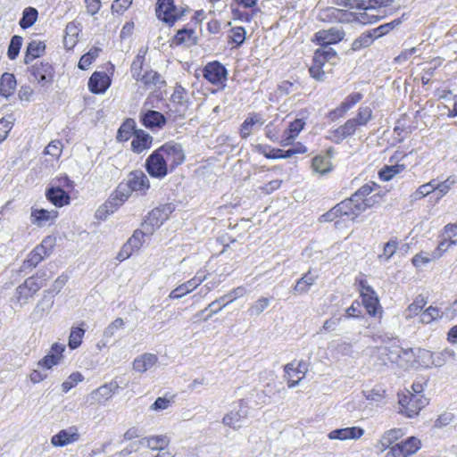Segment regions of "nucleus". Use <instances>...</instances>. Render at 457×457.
I'll return each instance as SVG.
<instances>
[{
    "label": "nucleus",
    "mask_w": 457,
    "mask_h": 457,
    "mask_svg": "<svg viewBox=\"0 0 457 457\" xmlns=\"http://www.w3.org/2000/svg\"><path fill=\"white\" fill-rule=\"evenodd\" d=\"M414 357L411 349L403 350L398 346L389 348L378 347L372 351V363L378 370H382L390 363H395L403 369H408Z\"/></svg>",
    "instance_id": "nucleus-1"
},
{
    "label": "nucleus",
    "mask_w": 457,
    "mask_h": 457,
    "mask_svg": "<svg viewBox=\"0 0 457 457\" xmlns=\"http://www.w3.org/2000/svg\"><path fill=\"white\" fill-rule=\"evenodd\" d=\"M367 203H357L353 200V197L345 199L333 207L326 214L322 215L321 220L323 221H332L338 216H346L351 220H354L357 216L370 208L371 201L366 200Z\"/></svg>",
    "instance_id": "nucleus-2"
},
{
    "label": "nucleus",
    "mask_w": 457,
    "mask_h": 457,
    "mask_svg": "<svg viewBox=\"0 0 457 457\" xmlns=\"http://www.w3.org/2000/svg\"><path fill=\"white\" fill-rule=\"evenodd\" d=\"M399 396L400 412L408 418H413L418 415L421 409L428 404V400L421 395L412 394L407 391L406 394H401Z\"/></svg>",
    "instance_id": "nucleus-3"
},
{
    "label": "nucleus",
    "mask_w": 457,
    "mask_h": 457,
    "mask_svg": "<svg viewBox=\"0 0 457 457\" xmlns=\"http://www.w3.org/2000/svg\"><path fill=\"white\" fill-rule=\"evenodd\" d=\"M174 208L170 204H163L152 210L142 223L143 228H146V234H153L166 221Z\"/></svg>",
    "instance_id": "nucleus-4"
},
{
    "label": "nucleus",
    "mask_w": 457,
    "mask_h": 457,
    "mask_svg": "<svg viewBox=\"0 0 457 457\" xmlns=\"http://www.w3.org/2000/svg\"><path fill=\"white\" fill-rule=\"evenodd\" d=\"M155 12L159 20L172 26L182 18L185 10L177 7L173 0H157Z\"/></svg>",
    "instance_id": "nucleus-5"
},
{
    "label": "nucleus",
    "mask_w": 457,
    "mask_h": 457,
    "mask_svg": "<svg viewBox=\"0 0 457 457\" xmlns=\"http://www.w3.org/2000/svg\"><path fill=\"white\" fill-rule=\"evenodd\" d=\"M249 416V406L245 399L237 402V409L228 411L222 418V424L233 430L242 428V423Z\"/></svg>",
    "instance_id": "nucleus-6"
},
{
    "label": "nucleus",
    "mask_w": 457,
    "mask_h": 457,
    "mask_svg": "<svg viewBox=\"0 0 457 457\" xmlns=\"http://www.w3.org/2000/svg\"><path fill=\"white\" fill-rule=\"evenodd\" d=\"M157 152L167 163L170 170H173L185 160V153L182 146L175 142L164 144L157 149Z\"/></svg>",
    "instance_id": "nucleus-7"
},
{
    "label": "nucleus",
    "mask_w": 457,
    "mask_h": 457,
    "mask_svg": "<svg viewBox=\"0 0 457 457\" xmlns=\"http://www.w3.org/2000/svg\"><path fill=\"white\" fill-rule=\"evenodd\" d=\"M421 447V441L416 436H410L392 445L385 457H410Z\"/></svg>",
    "instance_id": "nucleus-8"
},
{
    "label": "nucleus",
    "mask_w": 457,
    "mask_h": 457,
    "mask_svg": "<svg viewBox=\"0 0 457 457\" xmlns=\"http://www.w3.org/2000/svg\"><path fill=\"white\" fill-rule=\"evenodd\" d=\"M31 81L37 82L40 87L51 85L54 81V71L47 62H37L29 68Z\"/></svg>",
    "instance_id": "nucleus-9"
},
{
    "label": "nucleus",
    "mask_w": 457,
    "mask_h": 457,
    "mask_svg": "<svg viewBox=\"0 0 457 457\" xmlns=\"http://www.w3.org/2000/svg\"><path fill=\"white\" fill-rule=\"evenodd\" d=\"M203 75L210 83L220 86L222 88L225 87L228 71L219 62L207 63L203 71Z\"/></svg>",
    "instance_id": "nucleus-10"
},
{
    "label": "nucleus",
    "mask_w": 457,
    "mask_h": 457,
    "mask_svg": "<svg viewBox=\"0 0 457 457\" xmlns=\"http://www.w3.org/2000/svg\"><path fill=\"white\" fill-rule=\"evenodd\" d=\"M285 379L287 382L288 387H295L305 377L307 373V365L304 361H299L295 366V363H287L284 367Z\"/></svg>",
    "instance_id": "nucleus-11"
},
{
    "label": "nucleus",
    "mask_w": 457,
    "mask_h": 457,
    "mask_svg": "<svg viewBox=\"0 0 457 457\" xmlns=\"http://www.w3.org/2000/svg\"><path fill=\"white\" fill-rule=\"evenodd\" d=\"M145 168L147 172L154 178L162 179L170 170L169 166L163 161L160 154L155 150L146 160Z\"/></svg>",
    "instance_id": "nucleus-12"
},
{
    "label": "nucleus",
    "mask_w": 457,
    "mask_h": 457,
    "mask_svg": "<svg viewBox=\"0 0 457 457\" xmlns=\"http://www.w3.org/2000/svg\"><path fill=\"white\" fill-rule=\"evenodd\" d=\"M80 434L75 426L60 430L51 437V444L54 447H63L79 440Z\"/></svg>",
    "instance_id": "nucleus-13"
},
{
    "label": "nucleus",
    "mask_w": 457,
    "mask_h": 457,
    "mask_svg": "<svg viewBox=\"0 0 457 457\" xmlns=\"http://www.w3.org/2000/svg\"><path fill=\"white\" fill-rule=\"evenodd\" d=\"M378 185L374 182H369L360 187L353 195V200L359 203H367L366 200L371 201L370 207L374 206L380 200V195L376 193L371 195L372 192L378 191Z\"/></svg>",
    "instance_id": "nucleus-14"
},
{
    "label": "nucleus",
    "mask_w": 457,
    "mask_h": 457,
    "mask_svg": "<svg viewBox=\"0 0 457 457\" xmlns=\"http://www.w3.org/2000/svg\"><path fill=\"white\" fill-rule=\"evenodd\" d=\"M54 303V295H51L50 290H45L43 292L41 299L37 303L35 308L30 313V319L33 320H39L46 315H47Z\"/></svg>",
    "instance_id": "nucleus-15"
},
{
    "label": "nucleus",
    "mask_w": 457,
    "mask_h": 457,
    "mask_svg": "<svg viewBox=\"0 0 457 457\" xmlns=\"http://www.w3.org/2000/svg\"><path fill=\"white\" fill-rule=\"evenodd\" d=\"M119 388V385L115 381L106 383L98 388L95 389L90 394V398L93 403H104L111 399Z\"/></svg>",
    "instance_id": "nucleus-16"
},
{
    "label": "nucleus",
    "mask_w": 457,
    "mask_h": 457,
    "mask_svg": "<svg viewBox=\"0 0 457 457\" xmlns=\"http://www.w3.org/2000/svg\"><path fill=\"white\" fill-rule=\"evenodd\" d=\"M345 36V31L337 28L322 29L315 34L316 40L320 46H329L340 42Z\"/></svg>",
    "instance_id": "nucleus-17"
},
{
    "label": "nucleus",
    "mask_w": 457,
    "mask_h": 457,
    "mask_svg": "<svg viewBox=\"0 0 457 457\" xmlns=\"http://www.w3.org/2000/svg\"><path fill=\"white\" fill-rule=\"evenodd\" d=\"M364 435V429L360 427H350L331 430L328 434L330 440L345 441L348 439H359Z\"/></svg>",
    "instance_id": "nucleus-18"
},
{
    "label": "nucleus",
    "mask_w": 457,
    "mask_h": 457,
    "mask_svg": "<svg viewBox=\"0 0 457 457\" xmlns=\"http://www.w3.org/2000/svg\"><path fill=\"white\" fill-rule=\"evenodd\" d=\"M111 86V79L105 72L95 71L88 80V88L94 94H104Z\"/></svg>",
    "instance_id": "nucleus-19"
},
{
    "label": "nucleus",
    "mask_w": 457,
    "mask_h": 457,
    "mask_svg": "<svg viewBox=\"0 0 457 457\" xmlns=\"http://www.w3.org/2000/svg\"><path fill=\"white\" fill-rule=\"evenodd\" d=\"M127 184L132 191L140 192L142 195H145L150 187L147 176L141 170L131 171Z\"/></svg>",
    "instance_id": "nucleus-20"
},
{
    "label": "nucleus",
    "mask_w": 457,
    "mask_h": 457,
    "mask_svg": "<svg viewBox=\"0 0 457 457\" xmlns=\"http://www.w3.org/2000/svg\"><path fill=\"white\" fill-rule=\"evenodd\" d=\"M352 15L350 12L345 10L335 8V7H327L320 10L318 18L326 22H350V19H343V16Z\"/></svg>",
    "instance_id": "nucleus-21"
},
{
    "label": "nucleus",
    "mask_w": 457,
    "mask_h": 457,
    "mask_svg": "<svg viewBox=\"0 0 457 457\" xmlns=\"http://www.w3.org/2000/svg\"><path fill=\"white\" fill-rule=\"evenodd\" d=\"M58 212L52 210L48 211L46 209L32 208L30 214V221L32 224L38 227H43L48 222L53 221L57 218Z\"/></svg>",
    "instance_id": "nucleus-22"
},
{
    "label": "nucleus",
    "mask_w": 457,
    "mask_h": 457,
    "mask_svg": "<svg viewBox=\"0 0 457 457\" xmlns=\"http://www.w3.org/2000/svg\"><path fill=\"white\" fill-rule=\"evenodd\" d=\"M362 99V95L359 92L350 94L340 104L338 107L330 112L332 119L344 116L350 109H352L357 103Z\"/></svg>",
    "instance_id": "nucleus-23"
},
{
    "label": "nucleus",
    "mask_w": 457,
    "mask_h": 457,
    "mask_svg": "<svg viewBox=\"0 0 457 457\" xmlns=\"http://www.w3.org/2000/svg\"><path fill=\"white\" fill-rule=\"evenodd\" d=\"M158 361V356L145 353L137 356L133 361V370L139 373H145L152 369Z\"/></svg>",
    "instance_id": "nucleus-24"
},
{
    "label": "nucleus",
    "mask_w": 457,
    "mask_h": 457,
    "mask_svg": "<svg viewBox=\"0 0 457 457\" xmlns=\"http://www.w3.org/2000/svg\"><path fill=\"white\" fill-rule=\"evenodd\" d=\"M140 443L150 450L162 451L169 446L170 437L167 435H154L144 437Z\"/></svg>",
    "instance_id": "nucleus-25"
},
{
    "label": "nucleus",
    "mask_w": 457,
    "mask_h": 457,
    "mask_svg": "<svg viewBox=\"0 0 457 457\" xmlns=\"http://www.w3.org/2000/svg\"><path fill=\"white\" fill-rule=\"evenodd\" d=\"M46 198L56 207H62L70 204L71 197L60 187H51L46 192Z\"/></svg>",
    "instance_id": "nucleus-26"
},
{
    "label": "nucleus",
    "mask_w": 457,
    "mask_h": 457,
    "mask_svg": "<svg viewBox=\"0 0 457 457\" xmlns=\"http://www.w3.org/2000/svg\"><path fill=\"white\" fill-rule=\"evenodd\" d=\"M304 126L305 121L303 119H295L289 124L288 128L285 130L280 144L283 146L291 145L294 139L303 129Z\"/></svg>",
    "instance_id": "nucleus-27"
},
{
    "label": "nucleus",
    "mask_w": 457,
    "mask_h": 457,
    "mask_svg": "<svg viewBox=\"0 0 457 457\" xmlns=\"http://www.w3.org/2000/svg\"><path fill=\"white\" fill-rule=\"evenodd\" d=\"M264 122L265 120L261 114L256 112L250 113L241 125L240 137L242 138H247L255 127H261Z\"/></svg>",
    "instance_id": "nucleus-28"
},
{
    "label": "nucleus",
    "mask_w": 457,
    "mask_h": 457,
    "mask_svg": "<svg viewBox=\"0 0 457 457\" xmlns=\"http://www.w3.org/2000/svg\"><path fill=\"white\" fill-rule=\"evenodd\" d=\"M332 356L340 360L341 358L348 357L354 358L355 351L353 350V345L346 341H339L330 347Z\"/></svg>",
    "instance_id": "nucleus-29"
},
{
    "label": "nucleus",
    "mask_w": 457,
    "mask_h": 457,
    "mask_svg": "<svg viewBox=\"0 0 457 457\" xmlns=\"http://www.w3.org/2000/svg\"><path fill=\"white\" fill-rule=\"evenodd\" d=\"M143 124L151 129H161L166 123V119L157 111H147L142 117Z\"/></svg>",
    "instance_id": "nucleus-30"
},
{
    "label": "nucleus",
    "mask_w": 457,
    "mask_h": 457,
    "mask_svg": "<svg viewBox=\"0 0 457 457\" xmlns=\"http://www.w3.org/2000/svg\"><path fill=\"white\" fill-rule=\"evenodd\" d=\"M246 294V289L240 286V287H237L234 289H232L231 291H229L228 294H226L225 295L221 296L220 299L218 300H215L213 302H212L208 307H212L214 306L218 302L220 301H223L224 299L226 298H228L229 300L224 303L221 307H220L218 310H213L212 311V313L205 319L208 320L210 317H212V314H215V313H218L222 308H224L225 306H227L228 303H232L233 301H235L236 299L239 298V297H242L244 296Z\"/></svg>",
    "instance_id": "nucleus-31"
},
{
    "label": "nucleus",
    "mask_w": 457,
    "mask_h": 457,
    "mask_svg": "<svg viewBox=\"0 0 457 457\" xmlns=\"http://www.w3.org/2000/svg\"><path fill=\"white\" fill-rule=\"evenodd\" d=\"M428 301L426 297H424L421 295H419L413 302L407 306V308L404 311V317L406 320H411L415 318L416 316L422 313L423 308L427 305Z\"/></svg>",
    "instance_id": "nucleus-32"
},
{
    "label": "nucleus",
    "mask_w": 457,
    "mask_h": 457,
    "mask_svg": "<svg viewBox=\"0 0 457 457\" xmlns=\"http://www.w3.org/2000/svg\"><path fill=\"white\" fill-rule=\"evenodd\" d=\"M317 276L314 275L312 271H308L303 276L299 278L293 290L296 295H303L306 294L311 287L315 283Z\"/></svg>",
    "instance_id": "nucleus-33"
},
{
    "label": "nucleus",
    "mask_w": 457,
    "mask_h": 457,
    "mask_svg": "<svg viewBox=\"0 0 457 457\" xmlns=\"http://www.w3.org/2000/svg\"><path fill=\"white\" fill-rule=\"evenodd\" d=\"M199 287V280H193V278L182 283L174 288L169 295L170 299H180L184 295L191 293Z\"/></svg>",
    "instance_id": "nucleus-34"
},
{
    "label": "nucleus",
    "mask_w": 457,
    "mask_h": 457,
    "mask_svg": "<svg viewBox=\"0 0 457 457\" xmlns=\"http://www.w3.org/2000/svg\"><path fill=\"white\" fill-rule=\"evenodd\" d=\"M16 79L13 74L4 73L0 79V96L9 97L14 93Z\"/></svg>",
    "instance_id": "nucleus-35"
},
{
    "label": "nucleus",
    "mask_w": 457,
    "mask_h": 457,
    "mask_svg": "<svg viewBox=\"0 0 457 457\" xmlns=\"http://www.w3.org/2000/svg\"><path fill=\"white\" fill-rule=\"evenodd\" d=\"M132 190L128 184H120L108 204L118 207L129 199Z\"/></svg>",
    "instance_id": "nucleus-36"
},
{
    "label": "nucleus",
    "mask_w": 457,
    "mask_h": 457,
    "mask_svg": "<svg viewBox=\"0 0 457 457\" xmlns=\"http://www.w3.org/2000/svg\"><path fill=\"white\" fill-rule=\"evenodd\" d=\"M152 140V137L144 131L137 132L131 142V147L134 152L139 154L150 147Z\"/></svg>",
    "instance_id": "nucleus-37"
},
{
    "label": "nucleus",
    "mask_w": 457,
    "mask_h": 457,
    "mask_svg": "<svg viewBox=\"0 0 457 457\" xmlns=\"http://www.w3.org/2000/svg\"><path fill=\"white\" fill-rule=\"evenodd\" d=\"M404 435L403 429L401 428H393L383 434L379 440V445H381L382 450H386L394 445V442L403 437Z\"/></svg>",
    "instance_id": "nucleus-38"
},
{
    "label": "nucleus",
    "mask_w": 457,
    "mask_h": 457,
    "mask_svg": "<svg viewBox=\"0 0 457 457\" xmlns=\"http://www.w3.org/2000/svg\"><path fill=\"white\" fill-rule=\"evenodd\" d=\"M49 277L45 272H38L35 276H31L23 282L29 290L36 295L46 284Z\"/></svg>",
    "instance_id": "nucleus-39"
},
{
    "label": "nucleus",
    "mask_w": 457,
    "mask_h": 457,
    "mask_svg": "<svg viewBox=\"0 0 457 457\" xmlns=\"http://www.w3.org/2000/svg\"><path fill=\"white\" fill-rule=\"evenodd\" d=\"M46 46L42 41L33 40L31 41L26 51L24 61L26 63L30 62L32 60L39 57L45 51Z\"/></svg>",
    "instance_id": "nucleus-40"
},
{
    "label": "nucleus",
    "mask_w": 457,
    "mask_h": 457,
    "mask_svg": "<svg viewBox=\"0 0 457 457\" xmlns=\"http://www.w3.org/2000/svg\"><path fill=\"white\" fill-rule=\"evenodd\" d=\"M397 238H392L383 245L382 252L378 255V260L380 262H387L395 253L398 248Z\"/></svg>",
    "instance_id": "nucleus-41"
},
{
    "label": "nucleus",
    "mask_w": 457,
    "mask_h": 457,
    "mask_svg": "<svg viewBox=\"0 0 457 457\" xmlns=\"http://www.w3.org/2000/svg\"><path fill=\"white\" fill-rule=\"evenodd\" d=\"M325 62L326 61H322L321 58H318L314 53L312 64L309 68V72L314 79L318 81H322L325 79L326 72L323 70Z\"/></svg>",
    "instance_id": "nucleus-42"
},
{
    "label": "nucleus",
    "mask_w": 457,
    "mask_h": 457,
    "mask_svg": "<svg viewBox=\"0 0 457 457\" xmlns=\"http://www.w3.org/2000/svg\"><path fill=\"white\" fill-rule=\"evenodd\" d=\"M431 357L432 363L436 367H442L445 363L454 361L455 353L453 350L446 348L440 353H433Z\"/></svg>",
    "instance_id": "nucleus-43"
},
{
    "label": "nucleus",
    "mask_w": 457,
    "mask_h": 457,
    "mask_svg": "<svg viewBox=\"0 0 457 457\" xmlns=\"http://www.w3.org/2000/svg\"><path fill=\"white\" fill-rule=\"evenodd\" d=\"M41 248L35 247L23 261L21 269H32L35 268L41 261L46 256L40 252Z\"/></svg>",
    "instance_id": "nucleus-44"
},
{
    "label": "nucleus",
    "mask_w": 457,
    "mask_h": 457,
    "mask_svg": "<svg viewBox=\"0 0 457 457\" xmlns=\"http://www.w3.org/2000/svg\"><path fill=\"white\" fill-rule=\"evenodd\" d=\"M151 235L152 234H146V228H143L141 226V229L135 230L127 243L137 252L145 243V237H148Z\"/></svg>",
    "instance_id": "nucleus-45"
},
{
    "label": "nucleus",
    "mask_w": 457,
    "mask_h": 457,
    "mask_svg": "<svg viewBox=\"0 0 457 457\" xmlns=\"http://www.w3.org/2000/svg\"><path fill=\"white\" fill-rule=\"evenodd\" d=\"M85 332V329L79 327H72L71 328L68 345L71 350H75L80 346Z\"/></svg>",
    "instance_id": "nucleus-46"
},
{
    "label": "nucleus",
    "mask_w": 457,
    "mask_h": 457,
    "mask_svg": "<svg viewBox=\"0 0 457 457\" xmlns=\"http://www.w3.org/2000/svg\"><path fill=\"white\" fill-rule=\"evenodd\" d=\"M176 45L187 44L188 46L195 44V30L191 29H183L177 32L174 37Z\"/></svg>",
    "instance_id": "nucleus-47"
},
{
    "label": "nucleus",
    "mask_w": 457,
    "mask_h": 457,
    "mask_svg": "<svg viewBox=\"0 0 457 457\" xmlns=\"http://www.w3.org/2000/svg\"><path fill=\"white\" fill-rule=\"evenodd\" d=\"M362 303H363L365 309L367 310V312L371 316L377 315L378 311H380V309H381L380 305H379V301H378V298L376 293L373 295L366 294V296L362 297Z\"/></svg>",
    "instance_id": "nucleus-48"
},
{
    "label": "nucleus",
    "mask_w": 457,
    "mask_h": 457,
    "mask_svg": "<svg viewBox=\"0 0 457 457\" xmlns=\"http://www.w3.org/2000/svg\"><path fill=\"white\" fill-rule=\"evenodd\" d=\"M35 295L26 287L24 283L17 287L14 298L17 303L22 307L27 304Z\"/></svg>",
    "instance_id": "nucleus-49"
},
{
    "label": "nucleus",
    "mask_w": 457,
    "mask_h": 457,
    "mask_svg": "<svg viewBox=\"0 0 457 457\" xmlns=\"http://www.w3.org/2000/svg\"><path fill=\"white\" fill-rule=\"evenodd\" d=\"M442 316L443 312L441 311V309L430 305L425 311H423L422 313H420V322L423 324H429L432 321L442 318Z\"/></svg>",
    "instance_id": "nucleus-50"
},
{
    "label": "nucleus",
    "mask_w": 457,
    "mask_h": 457,
    "mask_svg": "<svg viewBox=\"0 0 457 457\" xmlns=\"http://www.w3.org/2000/svg\"><path fill=\"white\" fill-rule=\"evenodd\" d=\"M37 11L33 7H27L24 9L22 18L20 21V25L22 29L31 27L37 21Z\"/></svg>",
    "instance_id": "nucleus-51"
},
{
    "label": "nucleus",
    "mask_w": 457,
    "mask_h": 457,
    "mask_svg": "<svg viewBox=\"0 0 457 457\" xmlns=\"http://www.w3.org/2000/svg\"><path fill=\"white\" fill-rule=\"evenodd\" d=\"M371 119L372 110L369 106H361L356 116L352 118L359 127L366 126Z\"/></svg>",
    "instance_id": "nucleus-52"
},
{
    "label": "nucleus",
    "mask_w": 457,
    "mask_h": 457,
    "mask_svg": "<svg viewBox=\"0 0 457 457\" xmlns=\"http://www.w3.org/2000/svg\"><path fill=\"white\" fill-rule=\"evenodd\" d=\"M312 168L315 172L325 174L331 170V162L328 157L316 156L312 160Z\"/></svg>",
    "instance_id": "nucleus-53"
},
{
    "label": "nucleus",
    "mask_w": 457,
    "mask_h": 457,
    "mask_svg": "<svg viewBox=\"0 0 457 457\" xmlns=\"http://www.w3.org/2000/svg\"><path fill=\"white\" fill-rule=\"evenodd\" d=\"M375 35L372 31H369L367 33L361 34L358 38H356L352 44V49L353 51H359L363 47H368L373 42V38Z\"/></svg>",
    "instance_id": "nucleus-54"
},
{
    "label": "nucleus",
    "mask_w": 457,
    "mask_h": 457,
    "mask_svg": "<svg viewBox=\"0 0 457 457\" xmlns=\"http://www.w3.org/2000/svg\"><path fill=\"white\" fill-rule=\"evenodd\" d=\"M145 54L146 49L141 48L131 64L132 77L137 80H139V77L141 76V71Z\"/></svg>",
    "instance_id": "nucleus-55"
},
{
    "label": "nucleus",
    "mask_w": 457,
    "mask_h": 457,
    "mask_svg": "<svg viewBox=\"0 0 457 457\" xmlns=\"http://www.w3.org/2000/svg\"><path fill=\"white\" fill-rule=\"evenodd\" d=\"M437 258L434 257V253H428V252H420L417 254H415L412 259L411 262L414 267L416 268H421L424 265L429 263L432 261L436 260Z\"/></svg>",
    "instance_id": "nucleus-56"
},
{
    "label": "nucleus",
    "mask_w": 457,
    "mask_h": 457,
    "mask_svg": "<svg viewBox=\"0 0 457 457\" xmlns=\"http://www.w3.org/2000/svg\"><path fill=\"white\" fill-rule=\"evenodd\" d=\"M362 394L368 401L380 402L384 399L386 391L381 386H376L370 390L363 391Z\"/></svg>",
    "instance_id": "nucleus-57"
},
{
    "label": "nucleus",
    "mask_w": 457,
    "mask_h": 457,
    "mask_svg": "<svg viewBox=\"0 0 457 457\" xmlns=\"http://www.w3.org/2000/svg\"><path fill=\"white\" fill-rule=\"evenodd\" d=\"M100 49L92 48L87 54H83L79 62V68L80 70H87L93 61L98 56Z\"/></svg>",
    "instance_id": "nucleus-58"
},
{
    "label": "nucleus",
    "mask_w": 457,
    "mask_h": 457,
    "mask_svg": "<svg viewBox=\"0 0 457 457\" xmlns=\"http://www.w3.org/2000/svg\"><path fill=\"white\" fill-rule=\"evenodd\" d=\"M456 183V179L454 177L450 176L445 180L442 182L436 183L435 181V188L436 191L439 193V198L445 195L452 188V187Z\"/></svg>",
    "instance_id": "nucleus-59"
},
{
    "label": "nucleus",
    "mask_w": 457,
    "mask_h": 457,
    "mask_svg": "<svg viewBox=\"0 0 457 457\" xmlns=\"http://www.w3.org/2000/svg\"><path fill=\"white\" fill-rule=\"evenodd\" d=\"M402 23V19H396L394 20L391 22L385 23L383 25H380L379 27L374 29L372 30L373 34L375 35V37H382L386 34H387L390 30L394 29L397 26H399Z\"/></svg>",
    "instance_id": "nucleus-60"
},
{
    "label": "nucleus",
    "mask_w": 457,
    "mask_h": 457,
    "mask_svg": "<svg viewBox=\"0 0 457 457\" xmlns=\"http://www.w3.org/2000/svg\"><path fill=\"white\" fill-rule=\"evenodd\" d=\"M403 170V165L386 166L379 171V178L384 181H388Z\"/></svg>",
    "instance_id": "nucleus-61"
},
{
    "label": "nucleus",
    "mask_w": 457,
    "mask_h": 457,
    "mask_svg": "<svg viewBox=\"0 0 457 457\" xmlns=\"http://www.w3.org/2000/svg\"><path fill=\"white\" fill-rule=\"evenodd\" d=\"M21 45H22V37H21L13 36L12 37L9 47H8V52H7L8 57L11 60H14L18 56Z\"/></svg>",
    "instance_id": "nucleus-62"
},
{
    "label": "nucleus",
    "mask_w": 457,
    "mask_h": 457,
    "mask_svg": "<svg viewBox=\"0 0 457 457\" xmlns=\"http://www.w3.org/2000/svg\"><path fill=\"white\" fill-rule=\"evenodd\" d=\"M270 304V299L267 297H261L254 302L249 308L248 312L252 316L260 315Z\"/></svg>",
    "instance_id": "nucleus-63"
},
{
    "label": "nucleus",
    "mask_w": 457,
    "mask_h": 457,
    "mask_svg": "<svg viewBox=\"0 0 457 457\" xmlns=\"http://www.w3.org/2000/svg\"><path fill=\"white\" fill-rule=\"evenodd\" d=\"M83 380V376L79 372H73L68 378L62 384V389L67 393L73 388L79 382Z\"/></svg>",
    "instance_id": "nucleus-64"
}]
</instances>
